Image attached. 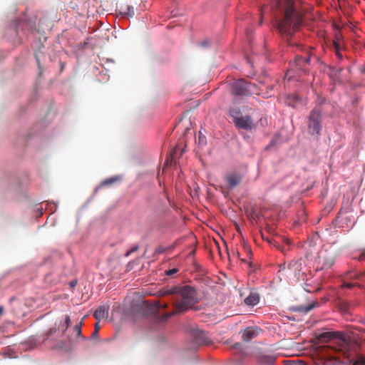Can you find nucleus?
Wrapping results in <instances>:
<instances>
[{"instance_id":"1","label":"nucleus","mask_w":365,"mask_h":365,"mask_svg":"<svg viewBox=\"0 0 365 365\" xmlns=\"http://www.w3.org/2000/svg\"><path fill=\"white\" fill-rule=\"evenodd\" d=\"M171 293L175 294L172 297L174 309L165 313L163 316L164 319L184 313L192 309L199 302L197 290L192 286L180 284L173 286Z\"/></svg>"},{"instance_id":"2","label":"nucleus","mask_w":365,"mask_h":365,"mask_svg":"<svg viewBox=\"0 0 365 365\" xmlns=\"http://www.w3.org/2000/svg\"><path fill=\"white\" fill-rule=\"evenodd\" d=\"M321 343H325L331 339L336 340L331 341L329 345L319 346L317 349L320 354L331 355V352H345L349 346V340L346 334L340 331H327L320 334L317 337Z\"/></svg>"},{"instance_id":"3","label":"nucleus","mask_w":365,"mask_h":365,"mask_svg":"<svg viewBox=\"0 0 365 365\" xmlns=\"http://www.w3.org/2000/svg\"><path fill=\"white\" fill-rule=\"evenodd\" d=\"M229 115L232 118L235 127L238 129L252 130L256 127L252 116L244 114L238 107H231L229 109Z\"/></svg>"},{"instance_id":"4","label":"nucleus","mask_w":365,"mask_h":365,"mask_svg":"<svg viewBox=\"0 0 365 365\" xmlns=\"http://www.w3.org/2000/svg\"><path fill=\"white\" fill-rule=\"evenodd\" d=\"M302 269L303 261L300 259L292 261L287 267L285 264L281 265L279 272L287 277L298 281L301 276L303 275Z\"/></svg>"},{"instance_id":"5","label":"nucleus","mask_w":365,"mask_h":365,"mask_svg":"<svg viewBox=\"0 0 365 365\" xmlns=\"http://www.w3.org/2000/svg\"><path fill=\"white\" fill-rule=\"evenodd\" d=\"M255 86L244 79L235 80L231 87V93L235 96H250L254 93Z\"/></svg>"},{"instance_id":"6","label":"nucleus","mask_w":365,"mask_h":365,"mask_svg":"<svg viewBox=\"0 0 365 365\" xmlns=\"http://www.w3.org/2000/svg\"><path fill=\"white\" fill-rule=\"evenodd\" d=\"M322 115V110L319 107H315L310 115H309V122L308 125V130L309 133L312 135L317 134L319 135L320 133L321 125H320V118Z\"/></svg>"},{"instance_id":"7","label":"nucleus","mask_w":365,"mask_h":365,"mask_svg":"<svg viewBox=\"0 0 365 365\" xmlns=\"http://www.w3.org/2000/svg\"><path fill=\"white\" fill-rule=\"evenodd\" d=\"M336 252L332 250H322L319 252V264H322L321 269H328L331 267L335 261Z\"/></svg>"},{"instance_id":"8","label":"nucleus","mask_w":365,"mask_h":365,"mask_svg":"<svg viewBox=\"0 0 365 365\" xmlns=\"http://www.w3.org/2000/svg\"><path fill=\"white\" fill-rule=\"evenodd\" d=\"M192 336L194 343L197 345H208L212 342L207 334L200 329H193L192 331Z\"/></svg>"},{"instance_id":"9","label":"nucleus","mask_w":365,"mask_h":365,"mask_svg":"<svg viewBox=\"0 0 365 365\" xmlns=\"http://www.w3.org/2000/svg\"><path fill=\"white\" fill-rule=\"evenodd\" d=\"M225 180L229 188L232 189L240 184L242 175L238 173H231L225 176Z\"/></svg>"},{"instance_id":"10","label":"nucleus","mask_w":365,"mask_h":365,"mask_svg":"<svg viewBox=\"0 0 365 365\" xmlns=\"http://www.w3.org/2000/svg\"><path fill=\"white\" fill-rule=\"evenodd\" d=\"M256 359L259 365H274L276 356L272 354L259 353L256 356Z\"/></svg>"},{"instance_id":"11","label":"nucleus","mask_w":365,"mask_h":365,"mask_svg":"<svg viewBox=\"0 0 365 365\" xmlns=\"http://www.w3.org/2000/svg\"><path fill=\"white\" fill-rule=\"evenodd\" d=\"M83 326V320H81L78 324H76L73 328V336H68V342L72 344L76 342L78 339H81L83 340H86L87 339L82 335L81 328Z\"/></svg>"},{"instance_id":"12","label":"nucleus","mask_w":365,"mask_h":365,"mask_svg":"<svg viewBox=\"0 0 365 365\" xmlns=\"http://www.w3.org/2000/svg\"><path fill=\"white\" fill-rule=\"evenodd\" d=\"M259 329L255 327H250L242 331V338L245 341H250L259 334Z\"/></svg>"},{"instance_id":"13","label":"nucleus","mask_w":365,"mask_h":365,"mask_svg":"<svg viewBox=\"0 0 365 365\" xmlns=\"http://www.w3.org/2000/svg\"><path fill=\"white\" fill-rule=\"evenodd\" d=\"M309 62V58L296 56L294 61L292 63V66H294L298 70L306 72Z\"/></svg>"},{"instance_id":"14","label":"nucleus","mask_w":365,"mask_h":365,"mask_svg":"<svg viewBox=\"0 0 365 365\" xmlns=\"http://www.w3.org/2000/svg\"><path fill=\"white\" fill-rule=\"evenodd\" d=\"M117 10L123 16L133 17L135 14L133 7L123 3L118 4Z\"/></svg>"},{"instance_id":"15","label":"nucleus","mask_w":365,"mask_h":365,"mask_svg":"<svg viewBox=\"0 0 365 365\" xmlns=\"http://www.w3.org/2000/svg\"><path fill=\"white\" fill-rule=\"evenodd\" d=\"M108 306L101 305L98 307L95 311L93 316L97 322H100L101 319H106L108 317Z\"/></svg>"},{"instance_id":"16","label":"nucleus","mask_w":365,"mask_h":365,"mask_svg":"<svg viewBox=\"0 0 365 365\" xmlns=\"http://www.w3.org/2000/svg\"><path fill=\"white\" fill-rule=\"evenodd\" d=\"M317 306H318L317 302H312V304H310L309 305H307V306L302 305V306L296 307L295 308H294V310L301 312V313L307 314V313L309 312L312 309L315 308Z\"/></svg>"},{"instance_id":"17","label":"nucleus","mask_w":365,"mask_h":365,"mask_svg":"<svg viewBox=\"0 0 365 365\" xmlns=\"http://www.w3.org/2000/svg\"><path fill=\"white\" fill-rule=\"evenodd\" d=\"M259 301V297L256 293H251L245 299L246 304L250 306L256 305Z\"/></svg>"},{"instance_id":"18","label":"nucleus","mask_w":365,"mask_h":365,"mask_svg":"<svg viewBox=\"0 0 365 365\" xmlns=\"http://www.w3.org/2000/svg\"><path fill=\"white\" fill-rule=\"evenodd\" d=\"M119 180H120V178L117 177V176H114L110 178L106 179L101 183V186L110 185L115 183V182L118 181Z\"/></svg>"},{"instance_id":"19","label":"nucleus","mask_w":365,"mask_h":365,"mask_svg":"<svg viewBox=\"0 0 365 365\" xmlns=\"http://www.w3.org/2000/svg\"><path fill=\"white\" fill-rule=\"evenodd\" d=\"M171 291H173V287H170V288H163L161 290L158 292L159 296L164 297L167 295H172L173 297H174L175 294L171 293Z\"/></svg>"},{"instance_id":"20","label":"nucleus","mask_w":365,"mask_h":365,"mask_svg":"<svg viewBox=\"0 0 365 365\" xmlns=\"http://www.w3.org/2000/svg\"><path fill=\"white\" fill-rule=\"evenodd\" d=\"M334 48L336 56L339 59H342V54L340 51V46L339 43L336 41H334Z\"/></svg>"},{"instance_id":"21","label":"nucleus","mask_w":365,"mask_h":365,"mask_svg":"<svg viewBox=\"0 0 365 365\" xmlns=\"http://www.w3.org/2000/svg\"><path fill=\"white\" fill-rule=\"evenodd\" d=\"M99 329H100L99 322H97L95 324V329H94V331H93V332L92 333V334L91 336V338H92V339L96 338L98 336V334Z\"/></svg>"},{"instance_id":"22","label":"nucleus","mask_w":365,"mask_h":365,"mask_svg":"<svg viewBox=\"0 0 365 365\" xmlns=\"http://www.w3.org/2000/svg\"><path fill=\"white\" fill-rule=\"evenodd\" d=\"M364 274H359L354 272H349L347 273V278L349 279H359L361 275Z\"/></svg>"},{"instance_id":"23","label":"nucleus","mask_w":365,"mask_h":365,"mask_svg":"<svg viewBox=\"0 0 365 365\" xmlns=\"http://www.w3.org/2000/svg\"><path fill=\"white\" fill-rule=\"evenodd\" d=\"M262 237L264 240H265L271 246H274V247H277L278 249H280L282 251H283V250L281 248L280 246H278L277 245V242L274 240H272V239H269V238H264V236L262 235Z\"/></svg>"},{"instance_id":"24","label":"nucleus","mask_w":365,"mask_h":365,"mask_svg":"<svg viewBox=\"0 0 365 365\" xmlns=\"http://www.w3.org/2000/svg\"><path fill=\"white\" fill-rule=\"evenodd\" d=\"M56 331H57V329L56 327H52V328L49 329L45 333V336H46V339H46L47 338H48L49 336H51V335L55 334Z\"/></svg>"},{"instance_id":"25","label":"nucleus","mask_w":365,"mask_h":365,"mask_svg":"<svg viewBox=\"0 0 365 365\" xmlns=\"http://www.w3.org/2000/svg\"><path fill=\"white\" fill-rule=\"evenodd\" d=\"M242 245L245 252L249 257H250L252 255V250L250 247L245 242H242Z\"/></svg>"},{"instance_id":"26","label":"nucleus","mask_w":365,"mask_h":365,"mask_svg":"<svg viewBox=\"0 0 365 365\" xmlns=\"http://www.w3.org/2000/svg\"><path fill=\"white\" fill-rule=\"evenodd\" d=\"M168 304L165 302L164 303H161L160 301H158L155 302V307L158 309H166L168 308Z\"/></svg>"},{"instance_id":"27","label":"nucleus","mask_w":365,"mask_h":365,"mask_svg":"<svg viewBox=\"0 0 365 365\" xmlns=\"http://www.w3.org/2000/svg\"><path fill=\"white\" fill-rule=\"evenodd\" d=\"M168 250L167 247H163L162 246H159L155 249V253L156 254H162Z\"/></svg>"},{"instance_id":"28","label":"nucleus","mask_w":365,"mask_h":365,"mask_svg":"<svg viewBox=\"0 0 365 365\" xmlns=\"http://www.w3.org/2000/svg\"><path fill=\"white\" fill-rule=\"evenodd\" d=\"M71 324V319L70 317L66 315L65 317V329L63 330V332L66 331V330L68 329V327L70 326Z\"/></svg>"},{"instance_id":"29","label":"nucleus","mask_w":365,"mask_h":365,"mask_svg":"<svg viewBox=\"0 0 365 365\" xmlns=\"http://www.w3.org/2000/svg\"><path fill=\"white\" fill-rule=\"evenodd\" d=\"M178 272V269L177 268L170 269L166 271V275L173 276L175 274H176Z\"/></svg>"},{"instance_id":"30","label":"nucleus","mask_w":365,"mask_h":365,"mask_svg":"<svg viewBox=\"0 0 365 365\" xmlns=\"http://www.w3.org/2000/svg\"><path fill=\"white\" fill-rule=\"evenodd\" d=\"M355 284L354 283H350V282H344L343 284H342V287L344 288H348V289H351V287H353Z\"/></svg>"},{"instance_id":"31","label":"nucleus","mask_w":365,"mask_h":365,"mask_svg":"<svg viewBox=\"0 0 365 365\" xmlns=\"http://www.w3.org/2000/svg\"><path fill=\"white\" fill-rule=\"evenodd\" d=\"M210 42L207 40H205L200 42V45L202 47H207L209 45Z\"/></svg>"},{"instance_id":"32","label":"nucleus","mask_w":365,"mask_h":365,"mask_svg":"<svg viewBox=\"0 0 365 365\" xmlns=\"http://www.w3.org/2000/svg\"><path fill=\"white\" fill-rule=\"evenodd\" d=\"M359 261L365 260V251L363 252L358 257H356Z\"/></svg>"},{"instance_id":"33","label":"nucleus","mask_w":365,"mask_h":365,"mask_svg":"<svg viewBox=\"0 0 365 365\" xmlns=\"http://www.w3.org/2000/svg\"><path fill=\"white\" fill-rule=\"evenodd\" d=\"M77 284V281L76 280H72L69 282V285L71 288H74Z\"/></svg>"},{"instance_id":"34","label":"nucleus","mask_w":365,"mask_h":365,"mask_svg":"<svg viewBox=\"0 0 365 365\" xmlns=\"http://www.w3.org/2000/svg\"><path fill=\"white\" fill-rule=\"evenodd\" d=\"M352 365H364V362L362 361H356Z\"/></svg>"},{"instance_id":"35","label":"nucleus","mask_w":365,"mask_h":365,"mask_svg":"<svg viewBox=\"0 0 365 365\" xmlns=\"http://www.w3.org/2000/svg\"><path fill=\"white\" fill-rule=\"evenodd\" d=\"M360 71L361 73H365V63L361 67Z\"/></svg>"},{"instance_id":"36","label":"nucleus","mask_w":365,"mask_h":365,"mask_svg":"<svg viewBox=\"0 0 365 365\" xmlns=\"http://www.w3.org/2000/svg\"><path fill=\"white\" fill-rule=\"evenodd\" d=\"M3 312H4V307H0V315L2 314Z\"/></svg>"},{"instance_id":"37","label":"nucleus","mask_w":365,"mask_h":365,"mask_svg":"<svg viewBox=\"0 0 365 365\" xmlns=\"http://www.w3.org/2000/svg\"><path fill=\"white\" fill-rule=\"evenodd\" d=\"M177 148H175L174 150L171 153V155H173L177 151Z\"/></svg>"}]
</instances>
